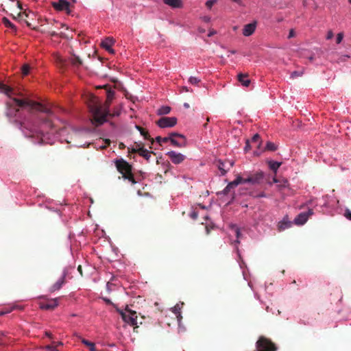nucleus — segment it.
Here are the masks:
<instances>
[{
	"label": "nucleus",
	"mask_w": 351,
	"mask_h": 351,
	"mask_svg": "<svg viewBox=\"0 0 351 351\" xmlns=\"http://www.w3.org/2000/svg\"><path fill=\"white\" fill-rule=\"evenodd\" d=\"M0 92L5 93L10 98V101L6 102L8 108L7 115L10 118L16 117L21 108H27L28 112L31 114L34 112H40L47 115L45 119L38 117L39 122L25 120L19 123L20 129L26 138H30L34 144H43V130L39 125L49 129L53 128V123L50 119L53 115L52 110L40 102L28 98H17L16 97H23V94L2 83H0Z\"/></svg>",
	"instance_id": "1"
},
{
	"label": "nucleus",
	"mask_w": 351,
	"mask_h": 351,
	"mask_svg": "<svg viewBox=\"0 0 351 351\" xmlns=\"http://www.w3.org/2000/svg\"><path fill=\"white\" fill-rule=\"evenodd\" d=\"M112 101L106 100L104 106H101L100 101L97 98L93 96L91 104H90V110L93 114V122L97 125H102L106 121V117L110 115L109 107Z\"/></svg>",
	"instance_id": "2"
},
{
	"label": "nucleus",
	"mask_w": 351,
	"mask_h": 351,
	"mask_svg": "<svg viewBox=\"0 0 351 351\" xmlns=\"http://www.w3.org/2000/svg\"><path fill=\"white\" fill-rule=\"evenodd\" d=\"M114 162L117 171L123 176V178L128 180L132 184H135L136 181L132 172V165L123 158L116 160Z\"/></svg>",
	"instance_id": "3"
},
{
	"label": "nucleus",
	"mask_w": 351,
	"mask_h": 351,
	"mask_svg": "<svg viewBox=\"0 0 351 351\" xmlns=\"http://www.w3.org/2000/svg\"><path fill=\"white\" fill-rule=\"evenodd\" d=\"M117 312L121 316L122 319L127 324L134 327V331L138 332L136 329L138 327L137 322V313L127 306L125 310L117 309Z\"/></svg>",
	"instance_id": "4"
},
{
	"label": "nucleus",
	"mask_w": 351,
	"mask_h": 351,
	"mask_svg": "<svg viewBox=\"0 0 351 351\" xmlns=\"http://www.w3.org/2000/svg\"><path fill=\"white\" fill-rule=\"evenodd\" d=\"M73 269L71 267H66L61 276V277L55 282L49 289L51 292H54L62 288V287L66 283V277L69 273V270Z\"/></svg>",
	"instance_id": "5"
},
{
	"label": "nucleus",
	"mask_w": 351,
	"mask_h": 351,
	"mask_svg": "<svg viewBox=\"0 0 351 351\" xmlns=\"http://www.w3.org/2000/svg\"><path fill=\"white\" fill-rule=\"evenodd\" d=\"M265 177V173L262 171H258L254 173L247 175L245 178V181L247 183H250L252 184H260L263 180Z\"/></svg>",
	"instance_id": "6"
},
{
	"label": "nucleus",
	"mask_w": 351,
	"mask_h": 351,
	"mask_svg": "<svg viewBox=\"0 0 351 351\" xmlns=\"http://www.w3.org/2000/svg\"><path fill=\"white\" fill-rule=\"evenodd\" d=\"M177 123V118L163 117L157 121L156 124L161 128H171Z\"/></svg>",
	"instance_id": "7"
},
{
	"label": "nucleus",
	"mask_w": 351,
	"mask_h": 351,
	"mask_svg": "<svg viewBox=\"0 0 351 351\" xmlns=\"http://www.w3.org/2000/svg\"><path fill=\"white\" fill-rule=\"evenodd\" d=\"M234 165L232 160L222 161L221 160L217 162V166L221 171L222 176L225 175Z\"/></svg>",
	"instance_id": "8"
},
{
	"label": "nucleus",
	"mask_w": 351,
	"mask_h": 351,
	"mask_svg": "<svg viewBox=\"0 0 351 351\" xmlns=\"http://www.w3.org/2000/svg\"><path fill=\"white\" fill-rule=\"evenodd\" d=\"M313 214V210L309 208L307 212L300 213L294 219V222L297 225H304L308 220V217Z\"/></svg>",
	"instance_id": "9"
},
{
	"label": "nucleus",
	"mask_w": 351,
	"mask_h": 351,
	"mask_svg": "<svg viewBox=\"0 0 351 351\" xmlns=\"http://www.w3.org/2000/svg\"><path fill=\"white\" fill-rule=\"evenodd\" d=\"M167 156H168L171 161L176 165L182 162L186 158L184 155L174 151H170L167 152Z\"/></svg>",
	"instance_id": "10"
},
{
	"label": "nucleus",
	"mask_w": 351,
	"mask_h": 351,
	"mask_svg": "<svg viewBox=\"0 0 351 351\" xmlns=\"http://www.w3.org/2000/svg\"><path fill=\"white\" fill-rule=\"evenodd\" d=\"M169 141L178 147H184L186 145V140L184 136H179V138H169Z\"/></svg>",
	"instance_id": "11"
},
{
	"label": "nucleus",
	"mask_w": 351,
	"mask_h": 351,
	"mask_svg": "<svg viewBox=\"0 0 351 351\" xmlns=\"http://www.w3.org/2000/svg\"><path fill=\"white\" fill-rule=\"evenodd\" d=\"M58 305L57 299L49 300L47 302L40 303V308L44 310H53Z\"/></svg>",
	"instance_id": "12"
},
{
	"label": "nucleus",
	"mask_w": 351,
	"mask_h": 351,
	"mask_svg": "<svg viewBox=\"0 0 351 351\" xmlns=\"http://www.w3.org/2000/svg\"><path fill=\"white\" fill-rule=\"evenodd\" d=\"M256 27V23H251L244 26L243 29V34L245 36H251L255 31Z\"/></svg>",
	"instance_id": "13"
},
{
	"label": "nucleus",
	"mask_w": 351,
	"mask_h": 351,
	"mask_svg": "<svg viewBox=\"0 0 351 351\" xmlns=\"http://www.w3.org/2000/svg\"><path fill=\"white\" fill-rule=\"evenodd\" d=\"M53 7L58 10H68L70 7V3L65 0H59L57 3L53 4Z\"/></svg>",
	"instance_id": "14"
},
{
	"label": "nucleus",
	"mask_w": 351,
	"mask_h": 351,
	"mask_svg": "<svg viewBox=\"0 0 351 351\" xmlns=\"http://www.w3.org/2000/svg\"><path fill=\"white\" fill-rule=\"evenodd\" d=\"M69 60L72 66L76 68H79L83 63L80 58L75 54H72Z\"/></svg>",
	"instance_id": "15"
},
{
	"label": "nucleus",
	"mask_w": 351,
	"mask_h": 351,
	"mask_svg": "<svg viewBox=\"0 0 351 351\" xmlns=\"http://www.w3.org/2000/svg\"><path fill=\"white\" fill-rule=\"evenodd\" d=\"M247 74L239 73L237 75L239 82L245 87H248L250 84V80L247 78Z\"/></svg>",
	"instance_id": "16"
},
{
	"label": "nucleus",
	"mask_w": 351,
	"mask_h": 351,
	"mask_svg": "<svg viewBox=\"0 0 351 351\" xmlns=\"http://www.w3.org/2000/svg\"><path fill=\"white\" fill-rule=\"evenodd\" d=\"M163 2L173 8H180L183 5L181 0H163Z\"/></svg>",
	"instance_id": "17"
},
{
	"label": "nucleus",
	"mask_w": 351,
	"mask_h": 351,
	"mask_svg": "<svg viewBox=\"0 0 351 351\" xmlns=\"http://www.w3.org/2000/svg\"><path fill=\"white\" fill-rule=\"evenodd\" d=\"M114 40L112 38L108 37L101 42V47L106 51L109 50L110 48L114 45Z\"/></svg>",
	"instance_id": "18"
},
{
	"label": "nucleus",
	"mask_w": 351,
	"mask_h": 351,
	"mask_svg": "<svg viewBox=\"0 0 351 351\" xmlns=\"http://www.w3.org/2000/svg\"><path fill=\"white\" fill-rule=\"evenodd\" d=\"M250 142L252 143L253 147H255L258 149L260 148V146L261 145V136H259L258 134H256L253 136Z\"/></svg>",
	"instance_id": "19"
},
{
	"label": "nucleus",
	"mask_w": 351,
	"mask_h": 351,
	"mask_svg": "<svg viewBox=\"0 0 351 351\" xmlns=\"http://www.w3.org/2000/svg\"><path fill=\"white\" fill-rule=\"evenodd\" d=\"M139 155L145 158L147 161L149 160L152 152H149L147 149H145L143 147H140Z\"/></svg>",
	"instance_id": "20"
},
{
	"label": "nucleus",
	"mask_w": 351,
	"mask_h": 351,
	"mask_svg": "<svg viewBox=\"0 0 351 351\" xmlns=\"http://www.w3.org/2000/svg\"><path fill=\"white\" fill-rule=\"evenodd\" d=\"M136 128L140 132L141 134L145 138V139L151 141L152 143H154V139L151 138L147 131L145 130L142 127L136 125Z\"/></svg>",
	"instance_id": "21"
},
{
	"label": "nucleus",
	"mask_w": 351,
	"mask_h": 351,
	"mask_svg": "<svg viewBox=\"0 0 351 351\" xmlns=\"http://www.w3.org/2000/svg\"><path fill=\"white\" fill-rule=\"evenodd\" d=\"M282 163L279 162H276L273 160L268 161V165L271 170H272L275 173H276L277 170L281 166Z\"/></svg>",
	"instance_id": "22"
},
{
	"label": "nucleus",
	"mask_w": 351,
	"mask_h": 351,
	"mask_svg": "<svg viewBox=\"0 0 351 351\" xmlns=\"http://www.w3.org/2000/svg\"><path fill=\"white\" fill-rule=\"evenodd\" d=\"M32 67L29 64H24L21 67V71L23 76H26L30 73Z\"/></svg>",
	"instance_id": "23"
},
{
	"label": "nucleus",
	"mask_w": 351,
	"mask_h": 351,
	"mask_svg": "<svg viewBox=\"0 0 351 351\" xmlns=\"http://www.w3.org/2000/svg\"><path fill=\"white\" fill-rule=\"evenodd\" d=\"M82 343L86 346L90 351H97L95 345L93 342L89 341L85 339H82Z\"/></svg>",
	"instance_id": "24"
},
{
	"label": "nucleus",
	"mask_w": 351,
	"mask_h": 351,
	"mask_svg": "<svg viewBox=\"0 0 351 351\" xmlns=\"http://www.w3.org/2000/svg\"><path fill=\"white\" fill-rule=\"evenodd\" d=\"M290 226L291 223L289 221H285V220H283L278 223V229L279 231H282L289 228Z\"/></svg>",
	"instance_id": "25"
},
{
	"label": "nucleus",
	"mask_w": 351,
	"mask_h": 351,
	"mask_svg": "<svg viewBox=\"0 0 351 351\" xmlns=\"http://www.w3.org/2000/svg\"><path fill=\"white\" fill-rule=\"evenodd\" d=\"M104 88L106 89L107 100H108L109 101H112L114 98V92L113 90H112L111 89H108V86H105Z\"/></svg>",
	"instance_id": "26"
},
{
	"label": "nucleus",
	"mask_w": 351,
	"mask_h": 351,
	"mask_svg": "<svg viewBox=\"0 0 351 351\" xmlns=\"http://www.w3.org/2000/svg\"><path fill=\"white\" fill-rule=\"evenodd\" d=\"M171 108L169 106H162L158 110V114L160 115L167 114L170 112Z\"/></svg>",
	"instance_id": "27"
},
{
	"label": "nucleus",
	"mask_w": 351,
	"mask_h": 351,
	"mask_svg": "<svg viewBox=\"0 0 351 351\" xmlns=\"http://www.w3.org/2000/svg\"><path fill=\"white\" fill-rule=\"evenodd\" d=\"M247 181H245V178H242L240 176H238L237 178L232 182V184H234V186H237L239 184H245Z\"/></svg>",
	"instance_id": "28"
},
{
	"label": "nucleus",
	"mask_w": 351,
	"mask_h": 351,
	"mask_svg": "<svg viewBox=\"0 0 351 351\" xmlns=\"http://www.w3.org/2000/svg\"><path fill=\"white\" fill-rule=\"evenodd\" d=\"M276 149H277V147L276 146V145L272 142L268 141L266 144V147L264 150L274 152V151H276Z\"/></svg>",
	"instance_id": "29"
},
{
	"label": "nucleus",
	"mask_w": 351,
	"mask_h": 351,
	"mask_svg": "<svg viewBox=\"0 0 351 351\" xmlns=\"http://www.w3.org/2000/svg\"><path fill=\"white\" fill-rule=\"evenodd\" d=\"M288 186H289V182L286 179L280 180V182L278 183V187L279 189L287 188Z\"/></svg>",
	"instance_id": "30"
},
{
	"label": "nucleus",
	"mask_w": 351,
	"mask_h": 351,
	"mask_svg": "<svg viewBox=\"0 0 351 351\" xmlns=\"http://www.w3.org/2000/svg\"><path fill=\"white\" fill-rule=\"evenodd\" d=\"M180 309H181V307L180 306V305L178 304H176L173 308H172V311L177 315V317L179 318L180 317H181V315H180Z\"/></svg>",
	"instance_id": "31"
},
{
	"label": "nucleus",
	"mask_w": 351,
	"mask_h": 351,
	"mask_svg": "<svg viewBox=\"0 0 351 351\" xmlns=\"http://www.w3.org/2000/svg\"><path fill=\"white\" fill-rule=\"evenodd\" d=\"M140 145H136V147H128V153L130 154V153H138L139 154V150H140Z\"/></svg>",
	"instance_id": "32"
},
{
	"label": "nucleus",
	"mask_w": 351,
	"mask_h": 351,
	"mask_svg": "<svg viewBox=\"0 0 351 351\" xmlns=\"http://www.w3.org/2000/svg\"><path fill=\"white\" fill-rule=\"evenodd\" d=\"M156 141L160 145L161 144V143H167L169 141L168 136L164 138L161 136H157L156 138Z\"/></svg>",
	"instance_id": "33"
},
{
	"label": "nucleus",
	"mask_w": 351,
	"mask_h": 351,
	"mask_svg": "<svg viewBox=\"0 0 351 351\" xmlns=\"http://www.w3.org/2000/svg\"><path fill=\"white\" fill-rule=\"evenodd\" d=\"M189 82L191 84L196 85L200 82V80L195 77H191L189 80Z\"/></svg>",
	"instance_id": "34"
},
{
	"label": "nucleus",
	"mask_w": 351,
	"mask_h": 351,
	"mask_svg": "<svg viewBox=\"0 0 351 351\" xmlns=\"http://www.w3.org/2000/svg\"><path fill=\"white\" fill-rule=\"evenodd\" d=\"M3 23L6 27H9L12 29L15 28V26L13 23H12L8 19L4 18L3 19Z\"/></svg>",
	"instance_id": "35"
},
{
	"label": "nucleus",
	"mask_w": 351,
	"mask_h": 351,
	"mask_svg": "<svg viewBox=\"0 0 351 351\" xmlns=\"http://www.w3.org/2000/svg\"><path fill=\"white\" fill-rule=\"evenodd\" d=\"M302 74H303L302 71H293L291 73V78L293 79L295 77L302 76Z\"/></svg>",
	"instance_id": "36"
},
{
	"label": "nucleus",
	"mask_w": 351,
	"mask_h": 351,
	"mask_svg": "<svg viewBox=\"0 0 351 351\" xmlns=\"http://www.w3.org/2000/svg\"><path fill=\"white\" fill-rule=\"evenodd\" d=\"M179 136L183 135L176 132H171L169 134L168 139L169 140V138H179Z\"/></svg>",
	"instance_id": "37"
},
{
	"label": "nucleus",
	"mask_w": 351,
	"mask_h": 351,
	"mask_svg": "<svg viewBox=\"0 0 351 351\" xmlns=\"http://www.w3.org/2000/svg\"><path fill=\"white\" fill-rule=\"evenodd\" d=\"M252 147H253L252 145V143L250 142L249 140H247L246 143H245V146L244 147V151L245 152H247L248 151H250L252 149Z\"/></svg>",
	"instance_id": "38"
},
{
	"label": "nucleus",
	"mask_w": 351,
	"mask_h": 351,
	"mask_svg": "<svg viewBox=\"0 0 351 351\" xmlns=\"http://www.w3.org/2000/svg\"><path fill=\"white\" fill-rule=\"evenodd\" d=\"M217 2V0H208L206 2V5L208 9H211L213 5Z\"/></svg>",
	"instance_id": "39"
},
{
	"label": "nucleus",
	"mask_w": 351,
	"mask_h": 351,
	"mask_svg": "<svg viewBox=\"0 0 351 351\" xmlns=\"http://www.w3.org/2000/svg\"><path fill=\"white\" fill-rule=\"evenodd\" d=\"M24 16H25V18L28 17V13L27 12V11H26V10H25V11H24V12H19V13H18V14H17V17H18V18H20V19H23Z\"/></svg>",
	"instance_id": "40"
},
{
	"label": "nucleus",
	"mask_w": 351,
	"mask_h": 351,
	"mask_svg": "<svg viewBox=\"0 0 351 351\" xmlns=\"http://www.w3.org/2000/svg\"><path fill=\"white\" fill-rule=\"evenodd\" d=\"M234 229L236 237H237V239H239L240 238V237H241L240 230L237 227H234ZM236 242L238 243H239V240H237Z\"/></svg>",
	"instance_id": "41"
},
{
	"label": "nucleus",
	"mask_w": 351,
	"mask_h": 351,
	"mask_svg": "<svg viewBox=\"0 0 351 351\" xmlns=\"http://www.w3.org/2000/svg\"><path fill=\"white\" fill-rule=\"evenodd\" d=\"M343 33H339L337 36V39H336V42L337 44H339L342 40H343Z\"/></svg>",
	"instance_id": "42"
},
{
	"label": "nucleus",
	"mask_w": 351,
	"mask_h": 351,
	"mask_svg": "<svg viewBox=\"0 0 351 351\" xmlns=\"http://www.w3.org/2000/svg\"><path fill=\"white\" fill-rule=\"evenodd\" d=\"M344 216L346 217V219L351 221V211L349 209L347 208L345 210Z\"/></svg>",
	"instance_id": "43"
},
{
	"label": "nucleus",
	"mask_w": 351,
	"mask_h": 351,
	"mask_svg": "<svg viewBox=\"0 0 351 351\" xmlns=\"http://www.w3.org/2000/svg\"><path fill=\"white\" fill-rule=\"evenodd\" d=\"M295 36V31L293 29H291L289 30V35H288V38H291L293 37H294Z\"/></svg>",
	"instance_id": "44"
},
{
	"label": "nucleus",
	"mask_w": 351,
	"mask_h": 351,
	"mask_svg": "<svg viewBox=\"0 0 351 351\" xmlns=\"http://www.w3.org/2000/svg\"><path fill=\"white\" fill-rule=\"evenodd\" d=\"M333 37V33L332 31H329L327 34L326 38L328 40L331 39Z\"/></svg>",
	"instance_id": "45"
},
{
	"label": "nucleus",
	"mask_w": 351,
	"mask_h": 351,
	"mask_svg": "<svg viewBox=\"0 0 351 351\" xmlns=\"http://www.w3.org/2000/svg\"><path fill=\"white\" fill-rule=\"evenodd\" d=\"M230 189L228 186V185L226 186V188L223 189V193L228 194L230 191Z\"/></svg>",
	"instance_id": "46"
},
{
	"label": "nucleus",
	"mask_w": 351,
	"mask_h": 351,
	"mask_svg": "<svg viewBox=\"0 0 351 351\" xmlns=\"http://www.w3.org/2000/svg\"><path fill=\"white\" fill-rule=\"evenodd\" d=\"M53 344L54 345V346L57 347L59 346H62L63 343L62 341H58V342H53Z\"/></svg>",
	"instance_id": "47"
},
{
	"label": "nucleus",
	"mask_w": 351,
	"mask_h": 351,
	"mask_svg": "<svg viewBox=\"0 0 351 351\" xmlns=\"http://www.w3.org/2000/svg\"><path fill=\"white\" fill-rule=\"evenodd\" d=\"M58 60L60 63L62 64V66L65 65V60L64 59H62V58H58Z\"/></svg>",
	"instance_id": "48"
},
{
	"label": "nucleus",
	"mask_w": 351,
	"mask_h": 351,
	"mask_svg": "<svg viewBox=\"0 0 351 351\" xmlns=\"http://www.w3.org/2000/svg\"><path fill=\"white\" fill-rule=\"evenodd\" d=\"M119 148L120 149H125V144H124L123 143H120L119 144Z\"/></svg>",
	"instance_id": "49"
},
{
	"label": "nucleus",
	"mask_w": 351,
	"mask_h": 351,
	"mask_svg": "<svg viewBox=\"0 0 351 351\" xmlns=\"http://www.w3.org/2000/svg\"><path fill=\"white\" fill-rule=\"evenodd\" d=\"M191 217L193 219H197V213H195V212H193V213H191Z\"/></svg>",
	"instance_id": "50"
},
{
	"label": "nucleus",
	"mask_w": 351,
	"mask_h": 351,
	"mask_svg": "<svg viewBox=\"0 0 351 351\" xmlns=\"http://www.w3.org/2000/svg\"><path fill=\"white\" fill-rule=\"evenodd\" d=\"M77 271H79V273L80 274V275L82 276L83 273H82V265H78V267H77Z\"/></svg>",
	"instance_id": "51"
},
{
	"label": "nucleus",
	"mask_w": 351,
	"mask_h": 351,
	"mask_svg": "<svg viewBox=\"0 0 351 351\" xmlns=\"http://www.w3.org/2000/svg\"><path fill=\"white\" fill-rule=\"evenodd\" d=\"M45 335L51 339L53 338V335L51 334V332H49V331H46L45 332Z\"/></svg>",
	"instance_id": "52"
},
{
	"label": "nucleus",
	"mask_w": 351,
	"mask_h": 351,
	"mask_svg": "<svg viewBox=\"0 0 351 351\" xmlns=\"http://www.w3.org/2000/svg\"><path fill=\"white\" fill-rule=\"evenodd\" d=\"M16 4H17V7L19 10H23L22 5L19 1H17Z\"/></svg>",
	"instance_id": "53"
},
{
	"label": "nucleus",
	"mask_w": 351,
	"mask_h": 351,
	"mask_svg": "<svg viewBox=\"0 0 351 351\" xmlns=\"http://www.w3.org/2000/svg\"><path fill=\"white\" fill-rule=\"evenodd\" d=\"M54 345H47L45 346V348L47 350H49L51 351L52 348H53Z\"/></svg>",
	"instance_id": "54"
},
{
	"label": "nucleus",
	"mask_w": 351,
	"mask_h": 351,
	"mask_svg": "<svg viewBox=\"0 0 351 351\" xmlns=\"http://www.w3.org/2000/svg\"><path fill=\"white\" fill-rule=\"evenodd\" d=\"M228 186L230 189H232L234 188L236 186H234V184H232V182H230V183L228 184Z\"/></svg>",
	"instance_id": "55"
},
{
	"label": "nucleus",
	"mask_w": 351,
	"mask_h": 351,
	"mask_svg": "<svg viewBox=\"0 0 351 351\" xmlns=\"http://www.w3.org/2000/svg\"><path fill=\"white\" fill-rule=\"evenodd\" d=\"M280 182V180L277 179L276 177L273 178V182L278 184Z\"/></svg>",
	"instance_id": "56"
},
{
	"label": "nucleus",
	"mask_w": 351,
	"mask_h": 351,
	"mask_svg": "<svg viewBox=\"0 0 351 351\" xmlns=\"http://www.w3.org/2000/svg\"><path fill=\"white\" fill-rule=\"evenodd\" d=\"M104 301H105L107 304H112V302H111L109 299L104 298Z\"/></svg>",
	"instance_id": "57"
},
{
	"label": "nucleus",
	"mask_w": 351,
	"mask_h": 351,
	"mask_svg": "<svg viewBox=\"0 0 351 351\" xmlns=\"http://www.w3.org/2000/svg\"><path fill=\"white\" fill-rule=\"evenodd\" d=\"M265 196L266 195L264 193H261L257 195V197H265Z\"/></svg>",
	"instance_id": "58"
},
{
	"label": "nucleus",
	"mask_w": 351,
	"mask_h": 351,
	"mask_svg": "<svg viewBox=\"0 0 351 351\" xmlns=\"http://www.w3.org/2000/svg\"><path fill=\"white\" fill-rule=\"evenodd\" d=\"M108 51L112 54L114 53V50L112 49V47H110V49L108 50Z\"/></svg>",
	"instance_id": "59"
},
{
	"label": "nucleus",
	"mask_w": 351,
	"mask_h": 351,
	"mask_svg": "<svg viewBox=\"0 0 351 351\" xmlns=\"http://www.w3.org/2000/svg\"><path fill=\"white\" fill-rule=\"evenodd\" d=\"M51 351H59V350L57 349V347L53 346V348H52Z\"/></svg>",
	"instance_id": "60"
},
{
	"label": "nucleus",
	"mask_w": 351,
	"mask_h": 351,
	"mask_svg": "<svg viewBox=\"0 0 351 351\" xmlns=\"http://www.w3.org/2000/svg\"><path fill=\"white\" fill-rule=\"evenodd\" d=\"M184 106L185 108H189V104H187V103H185V104H184Z\"/></svg>",
	"instance_id": "61"
},
{
	"label": "nucleus",
	"mask_w": 351,
	"mask_h": 351,
	"mask_svg": "<svg viewBox=\"0 0 351 351\" xmlns=\"http://www.w3.org/2000/svg\"><path fill=\"white\" fill-rule=\"evenodd\" d=\"M215 32H210L209 34H208V36H213Z\"/></svg>",
	"instance_id": "62"
},
{
	"label": "nucleus",
	"mask_w": 351,
	"mask_h": 351,
	"mask_svg": "<svg viewBox=\"0 0 351 351\" xmlns=\"http://www.w3.org/2000/svg\"><path fill=\"white\" fill-rule=\"evenodd\" d=\"M313 59H314V57H313V56H311V57H309V60H310V61H312Z\"/></svg>",
	"instance_id": "63"
},
{
	"label": "nucleus",
	"mask_w": 351,
	"mask_h": 351,
	"mask_svg": "<svg viewBox=\"0 0 351 351\" xmlns=\"http://www.w3.org/2000/svg\"><path fill=\"white\" fill-rule=\"evenodd\" d=\"M183 89H184L186 91H189L187 87H183Z\"/></svg>",
	"instance_id": "64"
}]
</instances>
